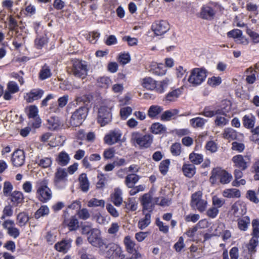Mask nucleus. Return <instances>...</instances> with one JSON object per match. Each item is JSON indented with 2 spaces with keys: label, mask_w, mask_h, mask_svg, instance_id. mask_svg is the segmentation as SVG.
Here are the masks:
<instances>
[{
  "label": "nucleus",
  "mask_w": 259,
  "mask_h": 259,
  "mask_svg": "<svg viewBox=\"0 0 259 259\" xmlns=\"http://www.w3.org/2000/svg\"><path fill=\"white\" fill-rule=\"evenodd\" d=\"M99 85L102 88H107L111 83L110 79L106 76L100 77L97 80Z\"/></svg>",
  "instance_id": "4d7b16f0"
},
{
  "label": "nucleus",
  "mask_w": 259,
  "mask_h": 259,
  "mask_svg": "<svg viewBox=\"0 0 259 259\" xmlns=\"http://www.w3.org/2000/svg\"><path fill=\"white\" fill-rule=\"evenodd\" d=\"M206 77V71L205 69L196 68L191 71L188 80L193 86H196L200 84Z\"/></svg>",
  "instance_id": "0eeeda50"
},
{
  "label": "nucleus",
  "mask_w": 259,
  "mask_h": 259,
  "mask_svg": "<svg viewBox=\"0 0 259 259\" xmlns=\"http://www.w3.org/2000/svg\"><path fill=\"white\" fill-rule=\"evenodd\" d=\"M170 161L169 159H166L161 161L159 165V170L161 174L165 175L169 168Z\"/></svg>",
  "instance_id": "13d9d810"
},
{
  "label": "nucleus",
  "mask_w": 259,
  "mask_h": 259,
  "mask_svg": "<svg viewBox=\"0 0 259 259\" xmlns=\"http://www.w3.org/2000/svg\"><path fill=\"white\" fill-rule=\"evenodd\" d=\"M224 115L225 113L223 111L220 114H216L214 123L217 126L222 127L228 124L229 120Z\"/></svg>",
  "instance_id": "f704fd0d"
},
{
  "label": "nucleus",
  "mask_w": 259,
  "mask_h": 259,
  "mask_svg": "<svg viewBox=\"0 0 259 259\" xmlns=\"http://www.w3.org/2000/svg\"><path fill=\"white\" fill-rule=\"evenodd\" d=\"M88 111V108L84 106L76 109L69 119V126L76 127L80 125L87 117Z\"/></svg>",
  "instance_id": "20e7f679"
},
{
  "label": "nucleus",
  "mask_w": 259,
  "mask_h": 259,
  "mask_svg": "<svg viewBox=\"0 0 259 259\" xmlns=\"http://www.w3.org/2000/svg\"><path fill=\"white\" fill-rule=\"evenodd\" d=\"M166 127L159 123H154L152 124L151 127L152 133L155 134L162 133L166 131Z\"/></svg>",
  "instance_id": "49530a36"
},
{
  "label": "nucleus",
  "mask_w": 259,
  "mask_h": 259,
  "mask_svg": "<svg viewBox=\"0 0 259 259\" xmlns=\"http://www.w3.org/2000/svg\"><path fill=\"white\" fill-rule=\"evenodd\" d=\"M212 203L213 206L217 208L222 207L225 203V201L223 199L220 198L217 196H214L212 199Z\"/></svg>",
  "instance_id": "69168bd1"
},
{
  "label": "nucleus",
  "mask_w": 259,
  "mask_h": 259,
  "mask_svg": "<svg viewBox=\"0 0 259 259\" xmlns=\"http://www.w3.org/2000/svg\"><path fill=\"white\" fill-rule=\"evenodd\" d=\"M71 246V240L70 239L63 240L57 242L55 245V249L64 253H66Z\"/></svg>",
  "instance_id": "4be33fe9"
},
{
  "label": "nucleus",
  "mask_w": 259,
  "mask_h": 259,
  "mask_svg": "<svg viewBox=\"0 0 259 259\" xmlns=\"http://www.w3.org/2000/svg\"><path fill=\"white\" fill-rule=\"evenodd\" d=\"M125 208L132 211H136L138 208L137 202L132 198L128 199L125 204Z\"/></svg>",
  "instance_id": "864d4df0"
},
{
  "label": "nucleus",
  "mask_w": 259,
  "mask_h": 259,
  "mask_svg": "<svg viewBox=\"0 0 259 259\" xmlns=\"http://www.w3.org/2000/svg\"><path fill=\"white\" fill-rule=\"evenodd\" d=\"M79 187L81 191L83 192H87L89 190L90 183L87 178V175L82 173L79 175L78 178Z\"/></svg>",
  "instance_id": "393cba45"
},
{
  "label": "nucleus",
  "mask_w": 259,
  "mask_h": 259,
  "mask_svg": "<svg viewBox=\"0 0 259 259\" xmlns=\"http://www.w3.org/2000/svg\"><path fill=\"white\" fill-rule=\"evenodd\" d=\"M140 179V177L135 174L127 175L125 179V184L128 188H133Z\"/></svg>",
  "instance_id": "cd10ccee"
},
{
  "label": "nucleus",
  "mask_w": 259,
  "mask_h": 259,
  "mask_svg": "<svg viewBox=\"0 0 259 259\" xmlns=\"http://www.w3.org/2000/svg\"><path fill=\"white\" fill-rule=\"evenodd\" d=\"M88 240L92 246L99 248L100 250L105 245L101 237L100 231L97 229H93L88 237Z\"/></svg>",
  "instance_id": "9b49d317"
},
{
  "label": "nucleus",
  "mask_w": 259,
  "mask_h": 259,
  "mask_svg": "<svg viewBox=\"0 0 259 259\" xmlns=\"http://www.w3.org/2000/svg\"><path fill=\"white\" fill-rule=\"evenodd\" d=\"M152 29L155 35H162L169 29V24L165 20L156 21L152 25Z\"/></svg>",
  "instance_id": "ddd939ff"
},
{
  "label": "nucleus",
  "mask_w": 259,
  "mask_h": 259,
  "mask_svg": "<svg viewBox=\"0 0 259 259\" xmlns=\"http://www.w3.org/2000/svg\"><path fill=\"white\" fill-rule=\"evenodd\" d=\"M215 15L213 9L208 6H204L202 7L200 12V17L203 19L212 20Z\"/></svg>",
  "instance_id": "6ab92c4d"
},
{
  "label": "nucleus",
  "mask_w": 259,
  "mask_h": 259,
  "mask_svg": "<svg viewBox=\"0 0 259 259\" xmlns=\"http://www.w3.org/2000/svg\"><path fill=\"white\" fill-rule=\"evenodd\" d=\"M67 175V171L65 169L61 167L58 168L55 173L54 183L55 184H58L61 182H65Z\"/></svg>",
  "instance_id": "412c9836"
},
{
  "label": "nucleus",
  "mask_w": 259,
  "mask_h": 259,
  "mask_svg": "<svg viewBox=\"0 0 259 259\" xmlns=\"http://www.w3.org/2000/svg\"><path fill=\"white\" fill-rule=\"evenodd\" d=\"M207 204V199L203 196L202 191H197L191 195L190 205L193 209L203 212L206 210Z\"/></svg>",
  "instance_id": "7ed1b4c3"
},
{
  "label": "nucleus",
  "mask_w": 259,
  "mask_h": 259,
  "mask_svg": "<svg viewBox=\"0 0 259 259\" xmlns=\"http://www.w3.org/2000/svg\"><path fill=\"white\" fill-rule=\"evenodd\" d=\"M179 111L177 109H173L164 111L161 115L160 119L163 121H169L171 118H175L178 114Z\"/></svg>",
  "instance_id": "c85d7f7f"
},
{
  "label": "nucleus",
  "mask_w": 259,
  "mask_h": 259,
  "mask_svg": "<svg viewBox=\"0 0 259 259\" xmlns=\"http://www.w3.org/2000/svg\"><path fill=\"white\" fill-rule=\"evenodd\" d=\"M156 224L158 226L159 231L163 233L166 234L168 232L169 227L167 225H165L164 224L157 218L156 220Z\"/></svg>",
  "instance_id": "0e129e2a"
},
{
  "label": "nucleus",
  "mask_w": 259,
  "mask_h": 259,
  "mask_svg": "<svg viewBox=\"0 0 259 259\" xmlns=\"http://www.w3.org/2000/svg\"><path fill=\"white\" fill-rule=\"evenodd\" d=\"M223 171L224 169L220 167L213 168L211 171V175L209 179L210 183L213 184L217 182V180L220 181Z\"/></svg>",
  "instance_id": "473e14b6"
},
{
  "label": "nucleus",
  "mask_w": 259,
  "mask_h": 259,
  "mask_svg": "<svg viewBox=\"0 0 259 259\" xmlns=\"http://www.w3.org/2000/svg\"><path fill=\"white\" fill-rule=\"evenodd\" d=\"M3 228L7 230L9 235L17 238L20 234L19 230L15 227L14 221L7 220L4 222L2 224Z\"/></svg>",
  "instance_id": "dca6fc26"
},
{
  "label": "nucleus",
  "mask_w": 259,
  "mask_h": 259,
  "mask_svg": "<svg viewBox=\"0 0 259 259\" xmlns=\"http://www.w3.org/2000/svg\"><path fill=\"white\" fill-rule=\"evenodd\" d=\"M163 111V108L158 105H152L148 110V116L151 118H155Z\"/></svg>",
  "instance_id": "2f4dec72"
},
{
  "label": "nucleus",
  "mask_w": 259,
  "mask_h": 259,
  "mask_svg": "<svg viewBox=\"0 0 259 259\" xmlns=\"http://www.w3.org/2000/svg\"><path fill=\"white\" fill-rule=\"evenodd\" d=\"M252 231L251 235L252 238L258 240L259 238V220L253 219L252 221Z\"/></svg>",
  "instance_id": "79ce46f5"
},
{
  "label": "nucleus",
  "mask_w": 259,
  "mask_h": 259,
  "mask_svg": "<svg viewBox=\"0 0 259 259\" xmlns=\"http://www.w3.org/2000/svg\"><path fill=\"white\" fill-rule=\"evenodd\" d=\"M24 199L23 194L20 191H14L11 194V201L17 204L21 203Z\"/></svg>",
  "instance_id": "de8ad7c7"
},
{
  "label": "nucleus",
  "mask_w": 259,
  "mask_h": 259,
  "mask_svg": "<svg viewBox=\"0 0 259 259\" xmlns=\"http://www.w3.org/2000/svg\"><path fill=\"white\" fill-rule=\"evenodd\" d=\"M101 254L105 258L109 259H115L117 257L120 259L125 258V254L120 246L115 243H109L100 250Z\"/></svg>",
  "instance_id": "f257e3e1"
},
{
  "label": "nucleus",
  "mask_w": 259,
  "mask_h": 259,
  "mask_svg": "<svg viewBox=\"0 0 259 259\" xmlns=\"http://www.w3.org/2000/svg\"><path fill=\"white\" fill-rule=\"evenodd\" d=\"M246 33L250 37L254 44L259 43V34L250 29H247Z\"/></svg>",
  "instance_id": "338daca9"
},
{
  "label": "nucleus",
  "mask_w": 259,
  "mask_h": 259,
  "mask_svg": "<svg viewBox=\"0 0 259 259\" xmlns=\"http://www.w3.org/2000/svg\"><path fill=\"white\" fill-rule=\"evenodd\" d=\"M123 244L125 246V250L128 253H140L139 252V246L129 236H126L123 239Z\"/></svg>",
  "instance_id": "2eb2a0df"
},
{
  "label": "nucleus",
  "mask_w": 259,
  "mask_h": 259,
  "mask_svg": "<svg viewBox=\"0 0 259 259\" xmlns=\"http://www.w3.org/2000/svg\"><path fill=\"white\" fill-rule=\"evenodd\" d=\"M121 195V190L119 188H117L114 189V192L111 195L112 201L117 206H119L122 202Z\"/></svg>",
  "instance_id": "7c9ffc66"
},
{
  "label": "nucleus",
  "mask_w": 259,
  "mask_h": 259,
  "mask_svg": "<svg viewBox=\"0 0 259 259\" xmlns=\"http://www.w3.org/2000/svg\"><path fill=\"white\" fill-rule=\"evenodd\" d=\"M28 214L24 212L19 213L17 217V220L20 226H24L29 221Z\"/></svg>",
  "instance_id": "a18cd8bd"
},
{
  "label": "nucleus",
  "mask_w": 259,
  "mask_h": 259,
  "mask_svg": "<svg viewBox=\"0 0 259 259\" xmlns=\"http://www.w3.org/2000/svg\"><path fill=\"white\" fill-rule=\"evenodd\" d=\"M50 210L47 205H42L34 214V217L36 219H38L40 217H44L49 214Z\"/></svg>",
  "instance_id": "58836bf2"
},
{
  "label": "nucleus",
  "mask_w": 259,
  "mask_h": 259,
  "mask_svg": "<svg viewBox=\"0 0 259 259\" xmlns=\"http://www.w3.org/2000/svg\"><path fill=\"white\" fill-rule=\"evenodd\" d=\"M232 178V175L226 170H224V171L222 174V177L220 180V182L221 183L223 184H228L231 181Z\"/></svg>",
  "instance_id": "052dcab7"
},
{
  "label": "nucleus",
  "mask_w": 259,
  "mask_h": 259,
  "mask_svg": "<svg viewBox=\"0 0 259 259\" xmlns=\"http://www.w3.org/2000/svg\"><path fill=\"white\" fill-rule=\"evenodd\" d=\"M206 120L201 117H197L190 120L191 126L194 128L202 127L204 125Z\"/></svg>",
  "instance_id": "c03bdc74"
},
{
  "label": "nucleus",
  "mask_w": 259,
  "mask_h": 259,
  "mask_svg": "<svg viewBox=\"0 0 259 259\" xmlns=\"http://www.w3.org/2000/svg\"><path fill=\"white\" fill-rule=\"evenodd\" d=\"M223 196L227 198H239L241 196L240 192L237 189L232 188L225 190Z\"/></svg>",
  "instance_id": "c9c22d12"
},
{
  "label": "nucleus",
  "mask_w": 259,
  "mask_h": 259,
  "mask_svg": "<svg viewBox=\"0 0 259 259\" xmlns=\"http://www.w3.org/2000/svg\"><path fill=\"white\" fill-rule=\"evenodd\" d=\"M36 194L38 199L41 202H47L51 199L52 192L48 187L47 181L43 180L36 183Z\"/></svg>",
  "instance_id": "39448f33"
},
{
  "label": "nucleus",
  "mask_w": 259,
  "mask_h": 259,
  "mask_svg": "<svg viewBox=\"0 0 259 259\" xmlns=\"http://www.w3.org/2000/svg\"><path fill=\"white\" fill-rule=\"evenodd\" d=\"M250 223V218L247 217H239L237 220V226L238 229L242 231L247 230Z\"/></svg>",
  "instance_id": "a878e982"
},
{
  "label": "nucleus",
  "mask_w": 259,
  "mask_h": 259,
  "mask_svg": "<svg viewBox=\"0 0 259 259\" xmlns=\"http://www.w3.org/2000/svg\"><path fill=\"white\" fill-rule=\"evenodd\" d=\"M182 169L184 175L188 178L192 177L196 172L195 166L192 164H184Z\"/></svg>",
  "instance_id": "e433bc0d"
},
{
  "label": "nucleus",
  "mask_w": 259,
  "mask_h": 259,
  "mask_svg": "<svg viewBox=\"0 0 259 259\" xmlns=\"http://www.w3.org/2000/svg\"><path fill=\"white\" fill-rule=\"evenodd\" d=\"M144 217L141 218L138 222V226L141 230L146 228L151 223V212H145Z\"/></svg>",
  "instance_id": "bb28decb"
},
{
  "label": "nucleus",
  "mask_w": 259,
  "mask_h": 259,
  "mask_svg": "<svg viewBox=\"0 0 259 259\" xmlns=\"http://www.w3.org/2000/svg\"><path fill=\"white\" fill-rule=\"evenodd\" d=\"M222 82L221 77L218 76H212L209 78L207 80L208 84L213 87L220 85Z\"/></svg>",
  "instance_id": "680f3d73"
},
{
  "label": "nucleus",
  "mask_w": 259,
  "mask_h": 259,
  "mask_svg": "<svg viewBox=\"0 0 259 259\" xmlns=\"http://www.w3.org/2000/svg\"><path fill=\"white\" fill-rule=\"evenodd\" d=\"M60 125V123L58 118L51 117L48 119V127L50 130H56Z\"/></svg>",
  "instance_id": "ea45409f"
},
{
  "label": "nucleus",
  "mask_w": 259,
  "mask_h": 259,
  "mask_svg": "<svg viewBox=\"0 0 259 259\" xmlns=\"http://www.w3.org/2000/svg\"><path fill=\"white\" fill-rule=\"evenodd\" d=\"M51 75V70L49 67L45 65L40 70L39 76L40 79L44 80L49 77H50Z\"/></svg>",
  "instance_id": "09e8293b"
},
{
  "label": "nucleus",
  "mask_w": 259,
  "mask_h": 259,
  "mask_svg": "<svg viewBox=\"0 0 259 259\" xmlns=\"http://www.w3.org/2000/svg\"><path fill=\"white\" fill-rule=\"evenodd\" d=\"M258 244V240L254 238H251L247 245L248 251L250 253H254L255 252V248Z\"/></svg>",
  "instance_id": "5fc2aeb1"
},
{
  "label": "nucleus",
  "mask_w": 259,
  "mask_h": 259,
  "mask_svg": "<svg viewBox=\"0 0 259 259\" xmlns=\"http://www.w3.org/2000/svg\"><path fill=\"white\" fill-rule=\"evenodd\" d=\"M237 136L236 131L230 127L225 128L223 133V137L229 141L236 139Z\"/></svg>",
  "instance_id": "c756f323"
},
{
  "label": "nucleus",
  "mask_w": 259,
  "mask_h": 259,
  "mask_svg": "<svg viewBox=\"0 0 259 259\" xmlns=\"http://www.w3.org/2000/svg\"><path fill=\"white\" fill-rule=\"evenodd\" d=\"M190 160L195 164H199L203 161V156L201 154L192 153L189 155Z\"/></svg>",
  "instance_id": "3c124183"
},
{
  "label": "nucleus",
  "mask_w": 259,
  "mask_h": 259,
  "mask_svg": "<svg viewBox=\"0 0 259 259\" xmlns=\"http://www.w3.org/2000/svg\"><path fill=\"white\" fill-rule=\"evenodd\" d=\"M142 86L149 90H156L157 88V82L151 77H146L142 79Z\"/></svg>",
  "instance_id": "5701e85b"
},
{
  "label": "nucleus",
  "mask_w": 259,
  "mask_h": 259,
  "mask_svg": "<svg viewBox=\"0 0 259 259\" xmlns=\"http://www.w3.org/2000/svg\"><path fill=\"white\" fill-rule=\"evenodd\" d=\"M182 91L180 89H177L168 93L165 97L167 101L172 102L175 101L181 94Z\"/></svg>",
  "instance_id": "a19ab883"
},
{
  "label": "nucleus",
  "mask_w": 259,
  "mask_h": 259,
  "mask_svg": "<svg viewBox=\"0 0 259 259\" xmlns=\"http://www.w3.org/2000/svg\"><path fill=\"white\" fill-rule=\"evenodd\" d=\"M63 225L65 227H68L71 231H75L79 228V222L75 216H72L69 218H65Z\"/></svg>",
  "instance_id": "aec40b11"
},
{
  "label": "nucleus",
  "mask_w": 259,
  "mask_h": 259,
  "mask_svg": "<svg viewBox=\"0 0 259 259\" xmlns=\"http://www.w3.org/2000/svg\"><path fill=\"white\" fill-rule=\"evenodd\" d=\"M105 205V201L103 200H98L96 198H92L90 200L88 203V206L90 207H98L101 206L104 207Z\"/></svg>",
  "instance_id": "603ef678"
},
{
  "label": "nucleus",
  "mask_w": 259,
  "mask_h": 259,
  "mask_svg": "<svg viewBox=\"0 0 259 259\" xmlns=\"http://www.w3.org/2000/svg\"><path fill=\"white\" fill-rule=\"evenodd\" d=\"M140 200L143 207L142 213H145V212L151 213L154 207L152 195L149 193L144 194Z\"/></svg>",
  "instance_id": "f8f14e48"
},
{
  "label": "nucleus",
  "mask_w": 259,
  "mask_h": 259,
  "mask_svg": "<svg viewBox=\"0 0 259 259\" xmlns=\"http://www.w3.org/2000/svg\"><path fill=\"white\" fill-rule=\"evenodd\" d=\"M11 160L14 166L17 167L22 166L25 161L24 151L19 149L16 150L12 155Z\"/></svg>",
  "instance_id": "a211bd4d"
},
{
  "label": "nucleus",
  "mask_w": 259,
  "mask_h": 259,
  "mask_svg": "<svg viewBox=\"0 0 259 259\" xmlns=\"http://www.w3.org/2000/svg\"><path fill=\"white\" fill-rule=\"evenodd\" d=\"M79 254L80 259H96L93 255L88 253L84 248H82L79 251Z\"/></svg>",
  "instance_id": "774afa93"
},
{
  "label": "nucleus",
  "mask_w": 259,
  "mask_h": 259,
  "mask_svg": "<svg viewBox=\"0 0 259 259\" xmlns=\"http://www.w3.org/2000/svg\"><path fill=\"white\" fill-rule=\"evenodd\" d=\"M132 112V109L130 107L122 108L120 111V115L122 119H126Z\"/></svg>",
  "instance_id": "bf43d9fd"
},
{
  "label": "nucleus",
  "mask_w": 259,
  "mask_h": 259,
  "mask_svg": "<svg viewBox=\"0 0 259 259\" xmlns=\"http://www.w3.org/2000/svg\"><path fill=\"white\" fill-rule=\"evenodd\" d=\"M222 112V110L217 109L216 110H210L208 107L204 108L203 112L199 113L200 115H203L207 117H211L216 114H220Z\"/></svg>",
  "instance_id": "8fccbe9b"
},
{
  "label": "nucleus",
  "mask_w": 259,
  "mask_h": 259,
  "mask_svg": "<svg viewBox=\"0 0 259 259\" xmlns=\"http://www.w3.org/2000/svg\"><path fill=\"white\" fill-rule=\"evenodd\" d=\"M52 163V159L50 157H44L39 160L38 165L42 167L47 168L50 167Z\"/></svg>",
  "instance_id": "e2e57ef3"
},
{
  "label": "nucleus",
  "mask_w": 259,
  "mask_h": 259,
  "mask_svg": "<svg viewBox=\"0 0 259 259\" xmlns=\"http://www.w3.org/2000/svg\"><path fill=\"white\" fill-rule=\"evenodd\" d=\"M246 72L247 74L246 78V81L250 84L253 83L256 80V71L251 67L247 69Z\"/></svg>",
  "instance_id": "37998d69"
},
{
  "label": "nucleus",
  "mask_w": 259,
  "mask_h": 259,
  "mask_svg": "<svg viewBox=\"0 0 259 259\" xmlns=\"http://www.w3.org/2000/svg\"><path fill=\"white\" fill-rule=\"evenodd\" d=\"M72 67L70 73L76 77L84 79L88 75V65L85 62L74 59L72 61Z\"/></svg>",
  "instance_id": "f03ea898"
},
{
  "label": "nucleus",
  "mask_w": 259,
  "mask_h": 259,
  "mask_svg": "<svg viewBox=\"0 0 259 259\" xmlns=\"http://www.w3.org/2000/svg\"><path fill=\"white\" fill-rule=\"evenodd\" d=\"M151 71L156 75H162L165 74L166 70L162 64H153L152 65Z\"/></svg>",
  "instance_id": "4c0bfd02"
},
{
  "label": "nucleus",
  "mask_w": 259,
  "mask_h": 259,
  "mask_svg": "<svg viewBox=\"0 0 259 259\" xmlns=\"http://www.w3.org/2000/svg\"><path fill=\"white\" fill-rule=\"evenodd\" d=\"M70 160V158L69 155L65 151L60 152L56 159L58 164L62 166L67 165L69 163Z\"/></svg>",
  "instance_id": "b1692460"
},
{
  "label": "nucleus",
  "mask_w": 259,
  "mask_h": 259,
  "mask_svg": "<svg viewBox=\"0 0 259 259\" xmlns=\"http://www.w3.org/2000/svg\"><path fill=\"white\" fill-rule=\"evenodd\" d=\"M92 99V97L90 95H84L76 97L75 101L77 104L83 103L84 104H88L90 103Z\"/></svg>",
  "instance_id": "6e6d98bb"
},
{
  "label": "nucleus",
  "mask_w": 259,
  "mask_h": 259,
  "mask_svg": "<svg viewBox=\"0 0 259 259\" xmlns=\"http://www.w3.org/2000/svg\"><path fill=\"white\" fill-rule=\"evenodd\" d=\"M122 133L119 129L111 130L104 138V142L108 145H113L116 143L123 142Z\"/></svg>",
  "instance_id": "1a4fd4ad"
},
{
  "label": "nucleus",
  "mask_w": 259,
  "mask_h": 259,
  "mask_svg": "<svg viewBox=\"0 0 259 259\" xmlns=\"http://www.w3.org/2000/svg\"><path fill=\"white\" fill-rule=\"evenodd\" d=\"M246 207L244 202L237 201L231 206L230 212L236 218H239L245 214Z\"/></svg>",
  "instance_id": "4468645a"
},
{
  "label": "nucleus",
  "mask_w": 259,
  "mask_h": 259,
  "mask_svg": "<svg viewBox=\"0 0 259 259\" xmlns=\"http://www.w3.org/2000/svg\"><path fill=\"white\" fill-rule=\"evenodd\" d=\"M44 94V91L40 89L31 90L29 93L26 94L24 98L26 102L31 103L34 101L40 99Z\"/></svg>",
  "instance_id": "f3484780"
},
{
  "label": "nucleus",
  "mask_w": 259,
  "mask_h": 259,
  "mask_svg": "<svg viewBox=\"0 0 259 259\" xmlns=\"http://www.w3.org/2000/svg\"><path fill=\"white\" fill-rule=\"evenodd\" d=\"M233 166L236 168L246 170L251 162V156L249 155H242L238 154L232 158Z\"/></svg>",
  "instance_id": "6e6552de"
},
{
  "label": "nucleus",
  "mask_w": 259,
  "mask_h": 259,
  "mask_svg": "<svg viewBox=\"0 0 259 259\" xmlns=\"http://www.w3.org/2000/svg\"><path fill=\"white\" fill-rule=\"evenodd\" d=\"M243 124L247 128H252L255 124V117L252 115H245L243 117Z\"/></svg>",
  "instance_id": "72a5a7b5"
},
{
  "label": "nucleus",
  "mask_w": 259,
  "mask_h": 259,
  "mask_svg": "<svg viewBox=\"0 0 259 259\" xmlns=\"http://www.w3.org/2000/svg\"><path fill=\"white\" fill-rule=\"evenodd\" d=\"M152 137L149 135L142 136L139 132H133L131 135V141L140 147L148 148L152 143Z\"/></svg>",
  "instance_id": "423d86ee"
},
{
  "label": "nucleus",
  "mask_w": 259,
  "mask_h": 259,
  "mask_svg": "<svg viewBox=\"0 0 259 259\" xmlns=\"http://www.w3.org/2000/svg\"><path fill=\"white\" fill-rule=\"evenodd\" d=\"M112 115L111 108L106 106H101L98 111V122L102 126H105L111 121Z\"/></svg>",
  "instance_id": "9d476101"
}]
</instances>
